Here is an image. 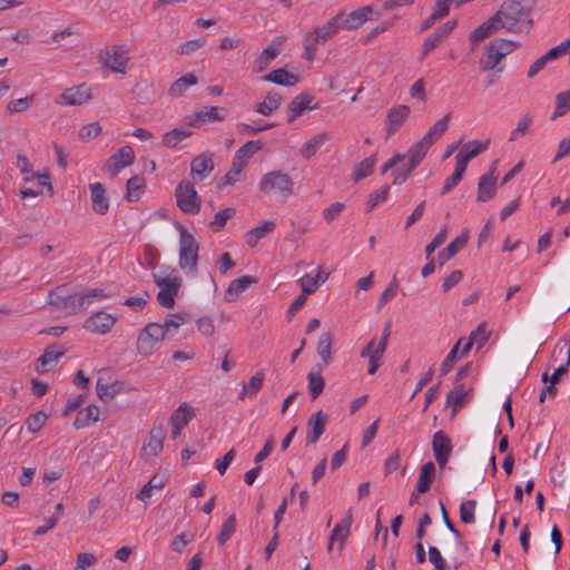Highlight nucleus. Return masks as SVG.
I'll use <instances>...</instances> for the list:
<instances>
[{
  "label": "nucleus",
  "instance_id": "nucleus-33",
  "mask_svg": "<svg viewBox=\"0 0 570 570\" xmlns=\"http://www.w3.org/2000/svg\"><path fill=\"white\" fill-rule=\"evenodd\" d=\"M450 114L445 115L443 118L438 120L424 135L421 139L429 147H431L440 137L443 135L445 130L449 128Z\"/></svg>",
  "mask_w": 570,
  "mask_h": 570
},
{
  "label": "nucleus",
  "instance_id": "nucleus-6",
  "mask_svg": "<svg viewBox=\"0 0 570 570\" xmlns=\"http://www.w3.org/2000/svg\"><path fill=\"white\" fill-rule=\"evenodd\" d=\"M164 331L159 323L151 322L139 332L136 342V352L146 358L154 354L156 346L165 340Z\"/></svg>",
  "mask_w": 570,
  "mask_h": 570
},
{
  "label": "nucleus",
  "instance_id": "nucleus-25",
  "mask_svg": "<svg viewBox=\"0 0 570 570\" xmlns=\"http://www.w3.org/2000/svg\"><path fill=\"white\" fill-rule=\"evenodd\" d=\"M452 2L453 0H436L432 13L422 22L420 31H426L436 21L444 18L449 13L450 4Z\"/></svg>",
  "mask_w": 570,
  "mask_h": 570
},
{
  "label": "nucleus",
  "instance_id": "nucleus-36",
  "mask_svg": "<svg viewBox=\"0 0 570 570\" xmlns=\"http://www.w3.org/2000/svg\"><path fill=\"white\" fill-rule=\"evenodd\" d=\"M99 407L96 406V405H88L87 407H85L83 410H81L75 422H73V426L79 430V429H83L95 422L98 421L99 419Z\"/></svg>",
  "mask_w": 570,
  "mask_h": 570
},
{
  "label": "nucleus",
  "instance_id": "nucleus-8",
  "mask_svg": "<svg viewBox=\"0 0 570 570\" xmlns=\"http://www.w3.org/2000/svg\"><path fill=\"white\" fill-rule=\"evenodd\" d=\"M177 206L189 215H196L200 210V197L198 196L194 184L189 180H181L175 191Z\"/></svg>",
  "mask_w": 570,
  "mask_h": 570
},
{
  "label": "nucleus",
  "instance_id": "nucleus-46",
  "mask_svg": "<svg viewBox=\"0 0 570 570\" xmlns=\"http://www.w3.org/2000/svg\"><path fill=\"white\" fill-rule=\"evenodd\" d=\"M281 52V43H273L263 50L261 56L256 60L257 71L262 72L267 68L273 59H275Z\"/></svg>",
  "mask_w": 570,
  "mask_h": 570
},
{
  "label": "nucleus",
  "instance_id": "nucleus-17",
  "mask_svg": "<svg viewBox=\"0 0 570 570\" xmlns=\"http://www.w3.org/2000/svg\"><path fill=\"white\" fill-rule=\"evenodd\" d=\"M373 13L374 8L372 6H365L350 13H345V18L340 19L345 22L346 31H353L370 20Z\"/></svg>",
  "mask_w": 570,
  "mask_h": 570
},
{
  "label": "nucleus",
  "instance_id": "nucleus-19",
  "mask_svg": "<svg viewBox=\"0 0 570 570\" xmlns=\"http://www.w3.org/2000/svg\"><path fill=\"white\" fill-rule=\"evenodd\" d=\"M165 440V431L161 425L154 426L149 434L146 444L142 446V452L147 456H156L161 450Z\"/></svg>",
  "mask_w": 570,
  "mask_h": 570
},
{
  "label": "nucleus",
  "instance_id": "nucleus-60",
  "mask_svg": "<svg viewBox=\"0 0 570 570\" xmlns=\"http://www.w3.org/2000/svg\"><path fill=\"white\" fill-rule=\"evenodd\" d=\"M298 284L302 288V295L307 296L317 289L320 285V277H313L306 274L298 279Z\"/></svg>",
  "mask_w": 570,
  "mask_h": 570
},
{
  "label": "nucleus",
  "instance_id": "nucleus-10",
  "mask_svg": "<svg viewBox=\"0 0 570 570\" xmlns=\"http://www.w3.org/2000/svg\"><path fill=\"white\" fill-rule=\"evenodd\" d=\"M92 89L86 83L67 88L55 98V104L60 106H81L92 99Z\"/></svg>",
  "mask_w": 570,
  "mask_h": 570
},
{
  "label": "nucleus",
  "instance_id": "nucleus-54",
  "mask_svg": "<svg viewBox=\"0 0 570 570\" xmlns=\"http://www.w3.org/2000/svg\"><path fill=\"white\" fill-rule=\"evenodd\" d=\"M463 342V338H460L455 345L452 347L450 353L446 355L445 360L441 364V376L446 375L453 367L454 363L460 358L459 350Z\"/></svg>",
  "mask_w": 570,
  "mask_h": 570
},
{
  "label": "nucleus",
  "instance_id": "nucleus-56",
  "mask_svg": "<svg viewBox=\"0 0 570 570\" xmlns=\"http://www.w3.org/2000/svg\"><path fill=\"white\" fill-rule=\"evenodd\" d=\"M326 40H327V38H306L305 45H304V47H305L304 57L307 60L312 61L316 57V55L320 50V47L324 46Z\"/></svg>",
  "mask_w": 570,
  "mask_h": 570
},
{
  "label": "nucleus",
  "instance_id": "nucleus-14",
  "mask_svg": "<svg viewBox=\"0 0 570 570\" xmlns=\"http://www.w3.org/2000/svg\"><path fill=\"white\" fill-rule=\"evenodd\" d=\"M328 422V415L323 411H317L307 421L306 444H315L325 431Z\"/></svg>",
  "mask_w": 570,
  "mask_h": 570
},
{
  "label": "nucleus",
  "instance_id": "nucleus-3",
  "mask_svg": "<svg viewBox=\"0 0 570 570\" xmlns=\"http://www.w3.org/2000/svg\"><path fill=\"white\" fill-rule=\"evenodd\" d=\"M153 279L159 287L157 302L164 308H173L176 304L175 298L179 294L183 284L181 277L174 268L163 265L159 273H153Z\"/></svg>",
  "mask_w": 570,
  "mask_h": 570
},
{
  "label": "nucleus",
  "instance_id": "nucleus-50",
  "mask_svg": "<svg viewBox=\"0 0 570 570\" xmlns=\"http://www.w3.org/2000/svg\"><path fill=\"white\" fill-rule=\"evenodd\" d=\"M429 149L430 147L422 140L416 142L409 149L407 155L410 157L409 163H411V168H416L419 166V164L423 160Z\"/></svg>",
  "mask_w": 570,
  "mask_h": 570
},
{
  "label": "nucleus",
  "instance_id": "nucleus-39",
  "mask_svg": "<svg viewBox=\"0 0 570 570\" xmlns=\"http://www.w3.org/2000/svg\"><path fill=\"white\" fill-rule=\"evenodd\" d=\"M281 102L282 96L278 92H269L262 102L256 105L255 111L264 116H269L279 108Z\"/></svg>",
  "mask_w": 570,
  "mask_h": 570
},
{
  "label": "nucleus",
  "instance_id": "nucleus-45",
  "mask_svg": "<svg viewBox=\"0 0 570 570\" xmlns=\"http://www.w3.org/2000/svg\"><path fill=\"white\" fill-rule=\"evenodd\" d=\"M489 146V140L484 141H478V140H471L465 142L461 150L459 151L460 155H463V158L466 160H471L478 155H480L482 151L487 150Z\"/></svg>",
  "mask_w": 570,
  "mask_h": 570
},
{
  "label": "nucleus",
  "instance_id": "nucleus-44",
  "mask_svg": "<svg viewBox=\"0 0 570 570\" xmlns=\"http://www.w3.org/2000/svg\"><path fill=\"white\" fill-rule=\"evenodd\" d=\"M145 189V179L141 176H134L127 180L126 199L137 202Z\"/></svg>",
  "mask_w": 570,
  "mask_h": 570
},
{
  "label": "nucleus",
  "instance_id": "nucleus-24",
  "mask_svg": "<svg viewBox=\"0 0 570 570\" xmlns=\"http://www.w3.org/2000/svg\"><path fill=\"white\" fill-rule=\"evenodd\" d=\"M391 335L390 325L387 324L383 331L382 337L377 343L374 354L368 358V370L367 373L373 375L376 373L380 367V360L383 357V354L386 351L389 337Z\"/></svg>",
  "mask_w": 570,
  "mask_h": 570
},
{
  "label": "nucleus",
  "instance_id": "nucleus-31",
  "mask_svg": "<svg viewBox=\"0 0 570 570\" xmlns=\"http://www.w3.org/2000/svg\"><path fill=\"white\" fill-rule=\"evenodd\" d=\"M330 139H331V134H328V132H321V134L314 136L312 139H309L302 146V148H301L302 157L305 159H309Z\"/></svg>",
  "mask_w": 570,
  "mask_h": 570
},
{
  "label": "nucleus",
  "instance_id": "nucleus-59",
  "mask_svg": "<svg viewBox=\"0 0 570 570\" xmlns=\"http://www.w3.org/2000/svg\"><path fill=\"white\" fill-rule=\"evenodd\" d=\"M262 148V142L259 140H249L240 148L237 149L236 156L247 161L255 153H257Z\"/></svg>",
  "mask_w": 570,
  "mask_h": 570
},
{
  "label": "nucleus",
  "instance_id": "nucleus-64",
  "mask_svg": "<svg viewBox=\"0 0 570 570\" xmlns=\"http://www.w3.org/2000/svg\"><path fill=\"white\" fill-rule=\"evenodd\" d=\"M428 553H429V561L433 564L435 570H446L448 569V564H446L444 558L442 557L440 550L436 547H434V546L429 547Z\"/></svg>",
  "mask_w": 570,
  "mask_h": 570
},
{
  "label": "nucleus",
  "instance_id": "nucleus-62",
  "mask_svg": "<svg viewBox=\"0 0 570 570\" xmlns=\"http://www.w3.org/2000/svg\"><path fill=\"white\" fill-rule=\"evenodd\" d=\"M235 214L234 208H225L215 214L214 220L212 222V227L216 230H220L225 227L227 220L232 218Z\"/></svg>",
  "mask_w": 570,
  "mask_h": 570
},
{
  "label": "nucleus",
  "instance_id": "nucleus-32",
  "mask_svg": "<svg viewBox=\"0 0 570 570\" xmlns=\"http://www.w3.org/2000/svg\"><path fill=\"white\" fill-rule=\"evenodd\" d=\"M450 114L445 115L443 118L438 120L424 135L421 139L429 147H431L440 137L443 135L445 130L449 128Z\"/></svg>",
  "mask_w": 570,
  "mask_h": 570
},
{
  "label": "nucleus",
  "instance_id": "nucleus-18",
  "mask_svg": "<svg viewBox=\"0 0 570 570\" xmlns=\"http://www.w3.org/2000/svg\"><path fill=\"white\" fill-rule=\"evenodd\" d=\"M313 100L314 98L309 94H299L294 97L288 105L287 122L291 124L304 111L316 108V106H312Z\"/></svg>",
  "mask_w": 570,
  "mask_h": 570
},
{
  "label": "nucleus",
  "instance_id": "nucleus-11",
  "mask_svg": "<svg viewBox=\"0 0 570 570\" xmlns=\"http://www.w3.org/2000/svg\"><path fill=\"white\" fill-rule=\"evenodd\" d=\"M117 318L104 311L96 312L83 323V328L92 334L104 335L116 324Z\"/></svg>",
  "mask_w": 570,
  "mask_h": 570
},
{
  "label": "nucleus",
  "instance_id": "nucleus-26",
  "mask_svg": "<svg viewBox=\"0 0 570 570\" xmlns=\"http://www.w3.org/2000/svg\"><path fill=\"white\" fill-rule=\"evenodd\" d=\"M263 79L265 81L287 87L295 86L299 81V77L297 75L288 72L284 68L271 71L269 73L264 76Z\"/></svg>",
  "mask_w": 570,
  "mask_h": 570
},
{
  "label": "nucleus",
  "instance_id": "nucleus-49",
  "mask_svg": "<svg viewBox=\"0 0 570 570\" xmlns=\"http://www.w3.org/2000/svg\"><path fill=\"white\" fill-rule=\"evenodd\" d=\"M191 136L190 130L174 128L163 136V145L167 148H175L178 142Z\"/></svg>",
  "mask_w": 570,
  "mask_h": 570
},
{
  "label": "nucleus",
  "instance_id": "nucleus-34",
  "mask_svg": "<svg viewBox=\"0 0 570 570\" xmlns=\"http://www.w3.org/2000/svg\"><path fill=\"white\" fill-rule=\"evenodd\" d=\"M450 114L445 115L443 118L438 120L424 135L421 139L429 147H431L440 137L443 135L445 130L449 128Z\"/></svg>",
  "mask_w": 570,
  "mask_h": 570
},
{
  "label": "nucleus",
  "instance_id": "nucleus-20",
  "mask_svg": "<svg viewBox=\"0 0 570 570\" xmlns=\"http://www.w3.org/2000/svg\"><path fill=\"white\" fill-rule=\"evenodd\" d=\"M218 107H204L193 117H186L187 124L193 127H199L200 124L222 121L225 119V115L219 114Z\"/></svg>",
  "mask_w": 570,
  "mask_h": 570
},
{
  "label": "nucleus",
  "instance_id": "nucleus-12",
  "mask_svg": "<svg viewBox=\"0 0 570 570\" xmlns=\"http://www.w3.org/2000/svg\"><path fill=\"white\" fill-rule=\"evenodd\" d=\"M432 450L440 469L445 468L452 453V444L450 438L443 431L434 433L432 439Z\"/></svg>",
  "mask_w": 570,
  "mask_h": 570
},
{
  "label": "nucleus",
  "instance_id": "nucleus-5",
  "mask_svg": "<svg viewBox=\"0 0 570 570\" xmlns=\"http://www.w3.org/2000/svg\"><path fill=\"white\" fill-rule=\"evenodd\" d=\"M515 45L505 38H494L485 47V53L480 59V70L489 71L497 69L501 72L503 67H499L501 60L514 49Z\"/></svg>",
  "mask_w": 570,
  "mask_h": 570
},
{
  "label": "nucleus",
  "instance_id": "nucleus-15",
  "mask_svg": "<svg viewBox=\"0 0 570 570\" xmlns=\"http://www.w3.org/2000/svg\"><path fill=\"white\" fill-rule=\"evenodd\" d=\"M213 170L214 161L210 154L198 155L190 163V175L195 180H204Z\"/></svg>",
  "mask_w": 570,
  "mask_h": 570
},
{
  "label": "nucleus",
  "instance_id": "nucleus-61",
  "mask_svg": "<svg viewBox=\"0 0 570 570\" xmlns=\"http://www.w3.org/2000/svg\"><path fill=\"white\" fill-rule=\"evenodd\" d=\"M101 132V126L99 122L94 121L86 126H82L78 132L79 139L82 141H88L96 138Z\"/></svg>",
  "mask_w": 570,
  "mask_h": 570
},
{
  "label": "nucleus",
  "instance_id": "nucleus-28",
  "mask_svg": "<svg viewBox=\"0 0 570 570\" xmlns=\"http://www.w3.org/2000/svg\"><path fill=\"white\" fill-rule=\"evenodd\" d=\"M469 242V232L464 230L459 237L453 239L444 249L439 253L440 264L452 258L459 250L463 249Z\"/></svg>",
  "mask_w": 570,
  "mask_h": 570
},
{
  "label": "nucleus",
  "instance_id": "nucleus-53",
  "mask_svg": "<svg viewBox=\"0 0 570 570\" xmlns=\"http://www.w3.org/2000/svg\"><path fill=\"white\" fill-rule=\"evenodd\" d=\"M33 100H35V95H30L24 98L11 100L7 105V111L10 115L23 112L31 107V105L33 104Z\"/></svg>",
  "mask_w": 570,
  "mask_h": 570
},
{
  "label": "nucleus",
  "instance_id": "nucleus-1",
  "mask_svg": "<svg viewBox=\"0 0 570 570\" xmlns=\"http://www.w3.org/2000/svg\"><path fill=\"white\" fill-rule=\"evenodd\" d=\"M532 0H505L500 9L476 27L470 36L497 32L528 33L532 27Z\"/></svg>",
  "mask_w": 570,
  "mask_h": 570
},
{
  "label": "nucleus",
  "instance_id": "nucleus-38",
  "mask_svg": "<svg viewBox=\"0 0 570 570\" xmlns=\"http://www.w3.org/2000/svg\"><path fill=\"white\" fill-rule=\"evenodd\" d=\"M96 392L98 397L107 403L110 402L119 392L120 384L118 382L104 383L101 377H98L96 383Z\"/></svg>",
  "mask_w": 570,
  "mask_h": 570
},
{
  "label": "nucleus",
  "instance_id": "nucleus-21",
  "mask_svg": "<svg viewBox=\"0 0 570 570\" xmlns=\"http://www.w3.org/2000/svg\"><path fill=\"white\" fill-rule=\"evenodd\" d=\"M497 193V177L492 174H484L479 178L478 183V197L476 200L480 203H487L491 200Z\"/></svg>",
  "mask_w": 570,
  "mask_h": 570
},
{
  "label": "nucleus",
  "instance_id": "nucleus-40",
  "mask_svg": "<svg viewBox=\"0 0 570 570\" xmlns=\"http://www.w3.org/2000/svg\"><path fill=\"white\" fill-rule=\"evenodd\" d=\"M198 81L194 73H187L174 81L168 90L169 96L180 97L190 86Z\"/></svg>",
  "mask_w": 570,
  "mask_h": 570
},
{
  "label": "nucleus",
  "instance_id": "nucleus-55",
  "mask_svg": "<svg viewBox=\"0 0 570 570\" xmlns=\"http://www.w3.org/2000/svg\"><path fill=\"white\" fill-rule=\"evenodd\" d=\"M236 530V518L234 514L229 515L223 523L220 532L217 537V541L220 546L225 544L226 541L234 534Z\"/></svg>",
  "mask_w": 570,
  "mask_h": 570
},
{
  "label": "nucleus",
  "instance_id": "nucleus-43",
  "mask_svg": "<svg viewBox=\"0 0 570 570\" xmlns=\"http://www.w3.org/2000/svg\"><path fill=\"white\" fill-rule=\"evenodd\" d=\"M469 392L462 386L456 387L448 393L446 403L452 406V413L455 415L458 411L468 402Z\"/></svg>",
  "mask_w": 570,
  "mask_h": 570
},
{
  "label": "nucleus",
  "instance_id": "nucleus-30",
  "mask_svg": "<svg viewBox=\"0 0 570 570\" xmlns=\"http://www.w3.org/2000/svg\"><path fill=\"white\" fill-rule=\"evenodd\" d=\"M340 18H345L344 12H340L328 20L322 28L317 27L313 30V36H332L340 31H346L345 22Z\"/></svg>",
  "mask_w": 570,
  "mask_h": 570
},
{
  "label": "nucleus",
  "instance_id": "nucleus-4",
  "mask_svg": "<svg viewBox=\"0 0 570 570\" xmlns=\"http://www.w3.org/2000/svg\"><path fill=\"white\" fill-rule=\"evenodd\" d=\"M179 267L191 276L198 271V243L183 226L179 227Z\"/></svg>",
  "mask_w": 570,
  "mask_h": 570
},
{
  "label": "nucleus",
  "instance_id": "nucleus-29",
  "mask_svg": "<svg viewBox=\"0 0 570 570\" xmlns=\"http://www.w3.org/2000/svg\"><path fill=\"white\" fill-rule=\"evenodd\" d=\"M435 474V465L432 461L424 463L421 466L419 481L416 484L417 493H425L430 490Z\"/></svg>",
  "mask_w": 570,
  "mask_h": 570
},
{
  "label": "nucleus",
  "instance_id": "nucleus-23",
  "mask_svg": "<svg viewBox=\"0 0 570 570\" xmlns=\"http://www.w3.org/2000/svg\"><path fill=\"white\" fill-rule=\"evenodd\" d=\"M257 279L250 275H244L230 282L225 293V301H235L243 292H245L252 284H255Z\"/></svg>",
  "mask_w": 570,
  "mask_h": 570
},
{
  "label": "nucleus",
  "instance_id": "nucleus-48",
  "mask_svg": "<svg viewBox=\"0 0 570 570\" xmlns=\"http://www.w3.org/2000/svg\"><path fill=\"white\" fill-rule=\"evenodd\" d=\"M187 322V318L185 315L180 313L170 314L163 324H160V327L164 331V335H174L177 333L178 328Z\"/></svg>",
  "mask_w": 570,
  "mask_h": 570
},
{
  "label": "nucleus",
  "instance_id": "nucleus-16",
  "mask_svg": "<svg viewBox=\"0 0 570 570\" xmlns=\"http://www.w3.org/2000/svg\"><path fill=\"white\" fill-rule=\"evenodd\" d=\"M410 115V108L405 105H399L391 108L386 116V134L394 135L404 124Z\"/></svg>",
  "mask_w": 570,
  "mask_h": 570
},
{
  "label": "nucleus",
  "instance_id": "nucleus-27",
  "mask_svg": "<svg viewBox=\"0 0 570 570\" xmlns=\"http://www.w3.org/2000/svg\"><path fill=\"white\" fill-rule=\"evenodd\" d=\"M351 523H352V514H351V512H348V514L340 523H337L334 527V529L331 533V537H330L328 550H332L334 542L338 540L341 542L340 551H342L343 543L350 533Z\"/></svg>",
  "mask_w": 570,
  "mask_h": 570
},
{
  "label": "nucleus",
  "instance_id": "nucleus-9",
  "mask_svg": "<svg viewBox=\"0 0 570 570\" xmlns=\"http://www.w3.org/2000/svg\"><path fill=\"white\" fill-rule=\"evenodd\" d=\"M128 59V49L122 45L107 47L99 55V60L106 68L119 73L126 72Z\"/></svg>",
  "mask_w": 570,
  "mask_h": 570
},
{
  "label": "nucleus",
  "instance_id": "nucleus-52",
  "mask_svg": "<svg viewBox=\"0 0 570 570\" xmlns=\"http://www.w3.org/2000/svg\"><path fill=\"white\" fill-rule=\"evenodd\" d=\"M63 354L65 351L59 350L56 345H51L45 350L43 354L38 358V362L43 367H47L48 365L56 364Z\"/></svg>",
  "mask_w": 570,
  "mask_h": 570
},
{
  "label": "nucleus",
  "instance_id": "nucleus-57",
  "mask_svg": "<svg viewBox=\"0 0 570 570\" xmlns=\"http://www.w3.org/2000/svg\"><path fill=\"white\" fill-rule=\"evenodd\" d=\"M475 500L464 501L460 505V519L463 523L470 524L475 521Z\"/></svg>",
  "mask_w": 570,
  "mask_h": 570
},
{
  "label": "nucleus",
  "instance_id": "nucleus-41",
  "mask_svg": "<svg viewBox=\"0 0 570 570\" xmlns=\"http://www.w3.org/2000/svg\"><path fill=\"white\" fill-rule=\"evenodd\" d=\"M195 415V410L187 403H183L173 412L170 423H175L184 428Z\"/></svg>",
  "mask_w": 570,
  "mask_h": 570
},
{
  "label": "nucleus",
  "instance_id": "nucleus-42",
  "mask_svg": "<svg viewBox=\"0 0 570 570\" xmlns=\"http://www.w3.org/2000/svg\"><path fill=\"white\" fill-rule=\"evenodd\" d=\"M265 374L263 371L256 372L248 381L247 384L243 386V390L239 393V399L244 400L246 396H254L262 389L264 382Z\"/></svg>",
  "mask_w": 570,
  "mask_h": 570
},
{
  "label": "nucleus",
  "instance_id": "nucleus-2",
  "mask_svg": "<svg viewBox=\"0 0 570 570\" xmlns=\"http://www.w3.org/2000/svg\"><path fill=\"white\" fill-rule=\"evenodd\" d=\"M108 297L102 288H88L76 294H69L66 285L57 286L48 293V304L66 316L86 311L94 302Z\"/></svg>",
  "mask_w": 570,
  "mask_h": 570
},
{
  "label": "nucleus",
  "instance_id": "nucleus-22",
  "mask_svg": "<svg viewBox=\"0 0 570 570\" xmlns=\"http://www.w3.org/2000/svg\"><path fill=\"white\" fill-rule=\"evenodd\" d=\"M92 199V209L99 214L105 215L109 208V200L106 197V189L101 183H94L89 185Z\"/></svg>",
  "mask_w": 570,
  "mask_h": 570
},
{
  "label": "nucleus",
  "instance_id": "nucleus-51",
  "mask_svg": "<svg viewBox=\"0 0 570 570\" xmlns=\"http://www.w3.org/2000/svg\"><path fill=\"white\" fill-rule=\"evenodd\" d=\"M375 155L365 158L361 163H358L354 168V181H358L367 176H370L373 173V168L375 165Z\"/></svg>",
  "mask_w": 570,
  "mask_h": 570
},
{
  "label": "nucleus",
  "instance_id": "nucleus-63",
  "mask_svg": "<svg viewBox=\"0 0 570 570\" xmlns=\"http://www.w3.org/2000/svg\"><path fill=\"white\" fill-rule=\"evenodd\" d=\"M469 338L473 344H476L478 350H480L489 340V333L487 332L485 324H480L474 331H472Z\"/></svg>",
  "mask_w": 570,
  "mask_h": 570
},
{
  "label": "nucleus",
  "instance_id": "nucleus-47",
  "mask_svg": "<svg viewBox=\"0 0 570 570\" xmlns=\"http://www.w3.org/2000/svg\"><path fill=\"white\" fill-rule=\"evenodd\" d=\"M332 344L333 336L330 332L323 333L320 336L317 343V353L321 360L324 362V364H328L332 360Z\"/></svg>",
  "mask_w": 570,
  "mask_h": 570
},
{
  "label": "nucleus",
  "instance_id": "nucleus-35",
  "mask_svg": "<svg viewBox=\"0 0 570 570\" xmlns=\"http://www.w3.org/2000/svg\"><path fill=\"white\" fill-rule=\"evenodd\" d=\"M321 366L317 365V370H312L307 374V387L309 391L311 399L314 401L316 400L324 391L325 387V381L323 376L321 375Z\"/></svg>",
  "mask_w": 570,
  "mask_h": 570
},
{
  "label": "nucleus",
  "instance_id": "nucleus-7",
  "mask_svg": "<svg viewBox=\"0 0 570 570\" xmlns=\"http://www.w3.org/2000/svg\"><path fill=\"white\" fill-rule=\"evenodd\" d=\"M293 179L282 171L267 173L259 183V190L265 194H275L287 198L293 194Z\"/></svg>",
  "mask_w": 570,
  "mask_h": 570
},
{
  "label": "nucleus",
  "instance_id": "nucleus-58",
  "mask_svg": "<svg viewBox=\"0 0 570 570\" xmlns=\"http://www.w3.org/2000/svg\"><path fill=\"white\" fill-rule=\"evenodd\" d=\"M47 419L48 415L42 411L29 415L26 421L27 430L31 433H37L43 426Z\"/></svg>",
  "mask_w": 570,
  "mask_h": 570
},
{
  "label": "nucleus",
  "instance_id": "nucleus-13",
  "mask_svg": "<svg viewBox=\"0 0 570 570\" xmlns=\"http://www.w3.org/2000/svg\"><path fill=\"white\" fill-rule=\"evenodd\" d=\"M135 160V154L130 146H124L111 155L107 163L106 168L112 177L117 176L121 169L130 166Z\"/></svg>",
  "mask_w": 570,
  "mask_h": 570
},
{
  "label": "nucleus",
  "instance_id": "nucleus-37",
  "mask_svg": "<svg viewBox=\"0 0 570 570\" xmlns=\"http://www.w3.org/2000/svg\"><path fill=\"white\" fill-rule=\"evenodd\" d=\"M274 229L275 223L273 220L262 223L246 234V244L250 247L256 246L261 238L265 237L267 234H271Z\"/></svg>",
  "mask_w": 570,
  "mask_h": 570
}]
</instances>
